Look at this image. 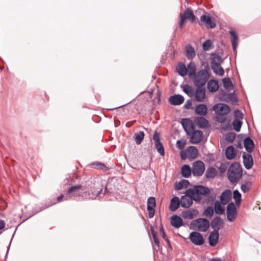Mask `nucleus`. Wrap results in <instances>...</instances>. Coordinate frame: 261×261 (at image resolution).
Returning a JSON list of instances; mask_svg holds the SVG:
<instances>
[{
  "instance_id": "55",
  "label": "nucleus",
  "mask_w": 261,
  "mask_h": 261,
  "mask_svg": "<svg viewBox=\"0 0 261 261\" xmlns=\"http://www.w3.org/2000/svg\"><path fill=\"white\" fill-rule=\"evenodd\" d=\"M153 139L154 141V143L161 142L160 133L157 130H155L154 132Z\"/></svg>"
},
{
  "instance_id": "28",
  "label": "nucleus",
  "mask_w": 261,
  "mask_h": 261,
  "mask_svg": "<svg viewBox=\"0 0 261 261\" xmlns=\"http://www.w3.org/2000/svg\"><path fill=\"white\" fill-rule=\"evenodd\" d=\"M236 151L233 146H229L226 148L225 150V155L227 159H233L236 156Z\"/></svg>"
},
{
  "instance_id": "21",
  "label": "nucleus",
  "mask_w": 261,
  "mask_h": 261,
  "mask_svg": "<svg viewBox=\"0 0 261 261\" xmlns=\"http://www.w3.org/2000/svg\"><path fill=\"white\" fill-rule=\"evenodd\" d=\"M231 198V191L230 190H225L220 196L221 203L223 205L226 204Z\"/></svg>"
},
{
  "instance_id": "47",
  "label": "nucleus",
  "mask_w": 261,
  "mask_h": 261,
  "mask_svg": "<svg viewBox=\"0 0 261 261\" xmlns=\"http://www.w3.org/2000/svg\"><path fill=\"white\" fill-rule=\"evenodd\" d=\"M154 145L158 152L161 155L164 156L165 155L164 147L162 142H157L154 143Z\"/></svg>"
},
{
  "instance_id": "30",
  "label": "nucleus",
  "mask_w": 261,
  "mask_h": 261,
  "mask_svg": "<svg viewBox=\"0 0 261 261\" xmlns=\"http://www.w3.org/2000/svg\"><path fill=\"white\" fill-rule=\"evenodd\" d=\"M207 87L210 92H215L219 88L218 82L215 80H210L207 83Z\"/></svg>"
},
{
  "instance_id": "61",
  "label": "nucleus",
  "mask_w": 261,
  "mask_h": 261,
  "mask_svg": "<svg viewBox=\"0 0 261 261\" xmlns=\"http://www.w3.org/2000/svg\"><path fill=\"white\" fill-rule=\"evenodd\" d=\"M228 98L230 99H232L233 102H237V99L236 97L234 96L233 93L229 94L228 96Z\"/></svg>"
},
{
  "instance_id": "44",
  "label": "nucleus",
  "mask_w": 261,
  "mask_h": 261,
  "mask_svg": "<svg viewBox=\"0 0 261 261\" xmlns=\"http://www.w3.org/2000/svg\"><path fill=\"white\" fill-rule=\"evenodd\" d=\"M223 84L224 87L227 90H231L233 88V85L232 84L231 80L228 78H224L223 79Z\"/></svg>"
},
{
  "instance_id": "4",
  "label": "nucleus",
  "mask_w": 261,
  "mask_h": 261,
  "mask_svg": "<svg viewBox=\"0 0 261 261\" xmlns=\"http://www.w3.org/2000/svg\"><path fill=\"white\" fill-rule=\"evenodd\" d=\"M191 225H193L195 229L202 232L206 231L210 226L209 221L206 218H199L191 222Z\"/></svg>"
},
{
  "instance_id": "11",
  "label": "nucleus",
  "mask_w": 261,
  "mask_h": 261,
  "mask_svg": "<svg viewBox=\"0 0 261 261\" xmlns=\"http://www.w3.org/2000/svg\"><path fill=\"white\" fill-rule=\"evenodd\" d=\"M216 112L221 115H227L230 112V108L228 105L224 103H218L214 106Z\"/></svg>"
},
{
  "instance_id": "37",
  "label": "nucleus",
  "mask_w": 261,
  "mask_h": 261,
  "mask_svg": "<svg viewBox=\"0 0 261 261\" xmlns=\"http://www.w3.org/2000/svg\"><path fill=\"white\" fill-rule=\"evenodd\" d=\"M221 201L216 200L214 203V210L217 214L222 215L225 212V208L221 206Z\"/></svg>"
},
{
  "instance_id": "40",
  "label": "nucleus",
  "mask_w": 261,
  "mask_h": 261,
  "mask_svg": "<svg viewBox=\"0 0 261 261\" xmlns=\"http://www.w3.org/2000/svg\"><path fill=\"white\" fill-rule=\"evenodd\" d=\"M144 133L142 131H140L134 134V139L137 144L139 145L141 143L144 138Z\"/></svg>"
},
{
  "instance_id": "60",
  "label": "nucleus",
  "mask_w": 261,
  "mask_h": 261,
  "mask_svg": "<svg viewBox=\"0 0 261 261\" xmlns=\"http://www.w3.org/2000/svg\"><path fill=\"white\" fill-rule=\"evenodd\" d=\"M66 198V195L65 196L63 194H61L57 197V202H60L63 200H66L65 198Z\"/></svg>"
},
{
  "instance_id": "58",
  "label": "nucleus",
  "mask_w": 261,
  "mask_h": 261,
  "mask_svg": "<svg viewBox=\"0 0 261 261\" xmlns=\"http://www.w3.org/2000/svg\"><path fill=\"white\" fill-rule=\"evenodd\" d=\"M235 139L234 133H229L226 136V139L230 142H232Z\"/></svg>"
},
{
  "instance_id": "1",
  "label": "nucleus",
  "mask_w": 261,
  "mask_h": 261,
  "mask_svg": "<svg viewBox=\"0 0 261 261\" xmlns=\"http://www.w3.org/2000/svg\"><path fill=\"white\" fill-rule=\"evenodd\" d=\"M243 176V170L241 165L237 162L232 163L228 168L227 177L231 182L238 181Z\"/></svg>"
},
{
  "instance_id": "45",
  "label": "nucleus",
  "mask_w": 261,
  "mask_h": 261,
  "mask_svg": "<svg viewBox=\"0 0 261 261\" xmlns=\"http://www.w3.org/2000/svg\"><path fill=\"white\" fill-rule=\"evenodd\" d=\"M233 197L237 205H240L241 201V194L238 190H236L233 192Z\"/></svg>"
},
{
  "instance_id": "3",
  "label": "nucleus",
  "mask_w": 261,
  "mask_h": 261,
  "mask_svg": "<svg viewBox=\"0 0 261 261\" xmlns=\"http://www.w3.org/2000/svg\"><path fill=\"white\" fill-rule=\"evenodd\" d=\"M88 188L85 185L82 186L80 184L71 186L66 192L65 199L68 200L72 197H76L79 196L83 197H86L87 193L85 191Z\"/></svg>"
},
{
  "instance_id": "8",
  "label": "nucleus",
  "mask_w": 261,
  "mask_h": 261,
  "mask_svg": "<svg viewBox=\"0 0 261 261\" xmlns=\"http://www.w3.org/2000/svg\"><path fill=\"white\" fill-rule=\"evenodd\" d=\"M189 239L191 242L197 246H201L204 243L202 235L197 231H192L190 234Z\"/></svg>"
},
{
  "instance_id": "7",
  "label": "nucleus",
  "mask_w": 261,
  "mask_h": 261,
  "mask_svg": "<svg viewBox=\"0 0 261 261\" xmlns=\"http://www.w3.org/2000/svg\"><path fill=\"white\" fill-rule=\"evenodd\" d=\"M227 218L228 221H233L237 215V208L232 202L228 203L227 206Z\"/></svg>"
},
{
  "instance_id": "51",
  "label": "nucleus",
  "mask_w": 261,
  "mask_h": 261,
  "mask_svg": "<svg viewBox=\"0 0 261 261\" xmlns=\"http://www.w3.org/2000/svg\"><path fill=\"white\" fill-rule=\"evenodd\" d=\"M223 60L221 58V57L219 56H217L216 57L214 58L211 62V65H220L222 62Z\"/></svg>"
},
{
  "instance_id": "17",
  "label": "nucleus",
  "mask_w": 261,
  "mask_h": 261,
  "mask_svg": "<svg viewBox=\"0 0 261 261\" xmlns=\"http://www.w3.org/2000/svg\"><path fill=\"white\" fill-rule=\"evenodd\" d=\"M219 238V231H212L208 237V243L211 246H215L218 242Z\"/></svg>"
},
{
  "instance_id": "32",
  "label": "nucleus",
  "mask_w": 261,
  "mask_h": 261,
  "mask_svg": "<svg viewBox=\"0 0 261 261\" xmlns=\"http://www.w3.org/2000/svg\"><path fill=\"white\" fill-rule=\"evenodd\" d=\"M187 150L189 158L191 159H195L197 157L198 150L195 146H190L187 148Z\"/></svg>"
},
{
  "instance_id": "54",
  "label": "nucleus",
  "mask_w": 261,
  "mask_h": 261,
  "mask_svg": "<svg viewBox=\"0 0 261 261\" xmlns=\"http://www.w3.org/2000/svg\"><path fill=\"white\" fill-rule=\"evenodd\" d=\"M195 186L194 187V189H188L186 191V194H187L190 197H191L192 199L193 197L196 196V191H195Z\"/></svg>"
},
{
  "instance_id": "48",
  "label": "nucleus",
  "mask_w": 261,
  "mask_h": 261,
  "mask_svg": "<svg viewBox=\"0 0 261 261\" xmlns=\"http://www.w3.org/2000/svg\"><path fill=\"white\" fill-rule=\"evenodd\" d=\"M214 208L211 206H208L204 211L203 215L205 217L211 218L214 214Z\"/></svg>"
},
{
  "instance_id": "43",
  "label": "nucleus",
  "mask_w": 261,
  "mask_h": 261,
  "mask_svg": "<svg viewBox=\"0 0 261 261\" xmlns=\"http://www.w3.org/2000/svg\"><path fill=\"white\" fill-rule=\"evenodd\" d=\"M151 233L152 235L154 244L156 246V247L158 248V249H156L155 247H153V250L158 251V250L160 248V242L157 238L156 232L155 231L154 228L152 227H151Z\"/></svg>"
},
{
  "instance_id": "33",
  "label": "nucleus",
  "mask_w": 261,
  "mask_h": 261,
  "mask_svg": "<svg viewBox=\"0 0 261 261\" xmlns=\"http://www.w3.org/2000/svg\"><path fill=\"white\" fill-rule=\"evenodd\" d=\"M229 34L231 35V41L233 50L234 51L238 46L239 38L234 31H230Z\"/></svg>"
},
{
  "instance_id": "15",
  "label": "nucleus",
  "mask_w": 261,
  "mask_h": 261,
  "mask_svg": "<svg viewBox=\"0 0 261 261\" xmlns=\"http://www.w3.org/2000/svg\"><path fill=\"white\" fill-rule=\"evenodd\" d=\"M102 190H103L102 188H100L99 189L93 188V190H88V192L85 191L87 193V196L85 197L86 198L93 200L95 199L97 197L100 195L102 192Z\"/></svg>"
},
{
  "instance_id": "20",
  "label": "nucleus",
  "mask_w": 261,
  "mask_h": 261,
  "mask_svg": "<svg viewBox=\"0 0 261 261\" xmlns=\"http://www.w3.org/2000/svg\"><path fill=\"white\" fill-rule=\"evenodd\" d=\"M194 121L197 125L201 128H206L208 126V120L201 116L196 117Z\"/></svg>"
},
{
  "instance_id": "50",
  "label": "nucleus",
  "mask_w": 261,
  "mask_h": 261,
  "mask_svg": "<svg viewBox=\"0 0 261 261\" xmlns=\"http://www.w3.org/2000/svg\"><path fill=\"white\" fill-rule=\"evenodd\" d=\"M213 46V42L210 39H207L202 43V48L204 51L209 50Z\"/></svg>"
},
{
  "instance_id": "10",
  "label": "nucleus",
  "mask_w": 261,
  "mask_h": 261,
  "mask_svg": "<svg viewBox=\"0 0 261 261\" xmlns=\"http://www.w3.org/2000/svg\"><path fill=\"white\" fill-rule=\"evenodd\" d=\"M155 206V198L153 197H149L147 202V208L148 211V217L149 218H151L154 216Z\"/></svg>"
},
{
  "instance_id": "6",
  "label": "nucleus",
  "mask_w": 261,
  "mask_h": 261,
  "mask_svg": "<svg viewBox=\"0 0 261 261\" xmlns=\"http://www.w3.org/2000/svg\"><path fill=\"white\" fill-rule=\"evenodd\" d=\"M196 195L193 197L195 201H199L201 199L200 195H207L210 194V190L208 188L201 185L195 186Z\"/></svg>"
},
{
  "instance_id": "49",
  "label": "nucleus",
  "mask_w": 261,
  "mask_h": 261,
  "mask_svg": "<svg viewBox=\"0 0 261 261\" xmlns=\"http://www.w3.org/2000/svg\"><path fill=\"white\" fill-rule=\"evenodd\" d=\"M242 124V122L239 119H234L232 122L233 129L237 132L240 131Z\"/></svg>"
},
{
  "instance_id": "38",
  "label": "nucleus",
  "mask_w": 261,
  "mask_h": 261,
  "mask_svg": "<svg viewBox=\"0 0 261 261\" xmlns=\"http://www.w3.org/2000/svg\"><path fill=\"white\" fill-rule=\"evenodd\" d=\"M211 68L216 74L220 76L223 75L224 73V69L220 65L216 64L215 65H211Z\"/></svg>"
},
{
  "instance_id": "59",
  "label": "nucleus",
  "mask_w": 261,
  "mask_h": 261,
  "mask_svg": "<svg viewBox=\"0 0 261 261\" xmlns=\"http://www.w3.org/2000/svg\"><path fill=\"white\" fill-rule=\"evenodd\" d=\"M192 105V100L188 99L186 101L184 107L187 109H190Z\"/></svg>"
},
{
  "instance_id": "22",
  "label": "nucleus",
  "mask_w": 261,
  "mask_h": 261,
  "mask_svg": "<svg viewBox=\"0 0 261 261\" xmlns=\"http://www.w3.org/2000/svg\"><path fill=\"white\" fill-rule=\"evenodd\" d=\"M244 145L247 151L248 152L253 151L254 148V143L250 137H247L244 140Z\"/></svg>"
},
{
  "instance_id": "62",
  "label": "nucleus",
  "mask_w": 261,
  "mask_h": 261,
  "mask_svg": "<svg viewBox=\"0 0 261 261\" xmlns=\"http://www.w3.org/2000/svg\"><path fill=\"white\" fill-rule=\"evenodd\" d=\"M180 22H179V27L180 28V29H182L184 25V23H185V18H183L182 17L181 15H180Z\"/></svg>"
},
{
  "instance_id": "19",
  "label": "nucleus",
  "mask_w": 261,
  "mask_h": 261,
  "mask_svg": "<svg viewBox=\"0 0 261 261\" xmlns=\"http://www.w3.org/2000/svg\"><path fill=\"white\" fill-rule=\"evenodd\" d=\"M222 221L219 216H216L212 220L211 222V226L214 229L213 231H219L221 227Z\"/></svg>"
},
{
  "instance_id": "16",
  "label": "nucleus",
  "mask_w": 261,
  "mask_h": 261,
  "mask_svg": "<svg viewBox=\"0 0 261 261\" xmlns=\"http://www.w3.org/2000/svg\"><path fill=\"white\" fill-rule=\"evenodd\" d=\"M184 97L180 94L171 96L169 98V102L174 106H178L183 103Z\"/></svg>"
},
{
  "instance_id": "46",
  "label": "nucleus",
  "mask_w": 261,
  "mask_h": 261,
  "mask_svg": "<svg viewBox=\"0 0 261 261\" xmlns=\"http://www.w3.org/2000/svg\"><path fill=\"white\" fill-rule=\"evenodd\" d=\"M92 165L96 169L101 170L103 171H107L108 168L103 163L100 162H94L92 163Z\"/></svg>"
},
{
  "instance_id": "64",
  "label": "nucleus",
  "mask_w": 261,
  "mask_h": 261,
  "mask_svg": "<svg viewBox=\"0 0 261 261\" xmlns=\"http://www.w3.org/2000/svg\"><path fill=\"white\" fill-rule=\"evenodd\" d=\"M180 156H181V159H182V160L186 159V156H187L186 153L184 152V151H181L180 152Z\"/></svg>"
},
{
  "instance_id": "42",
  "label": "nucleus",
  "mask_w": 261,
  "mask_h": 261,
  "mask_svg": "<svg viewBox=\"0 0 261 261\" xmlns=\"http://www.w3.org/2000/svg\"><path fill=\"white\" fill-rule=\"evenodd\" d=\"M189 184L188 180L186 179H182L180 181L176 182L175 185V188L177 190H181L184 188H186Z\"/></svg>"
},
{
  "instance_id": "13",
  "label": "nucleus",
  "mask_w": 261,
  "mask_h": 261,
  "mask_svg": "<svg viewBox=\"0 0 261 261\" xmlns=\"http://www.w3.org/2000/svg\"><path fill=\"white\" fill-rule=\"evenodd\" d=\"M243 161L245 168L247 169H250L253 164L252 156L251 154L244 152L243 154Z\"/></svg>"
},
{
  "instance_id": "41",
  "label": "nucleus",
  "mask_w": 261,
  "mask_h": 261,
  "mask_svg": "<svg viewBox=\"0 0 261 261\" xmlns=\"http://www.w3.org/2000/svg\"><path fill=\"white\" fill-rule=\"evenodd\" d=\"M177 72H178V74L181 76H185L188 74V69H187V67L186 66L183 64H179L177 68Z\"/></svg>"
},
{
  "instance_id": "53",
  "label": "nucleus",
  "mask_w": 261,
  "mask_h": 261,
  "mask_svg": "<svg viewBox=\"0 0 261 261\" xmlns=\"http://www.w3.org/2000/svg\"><path fill=\"white\" fill-rule=\"evenodd\" d=\"M160 229V232L162 234V236L163 238H164L167 241L169 246L170 247H171V245L170 243V241H169V239H168V238L165 232L163 227L162 226H161Z\"/></svg>"
},
{
  "instance_id": "56",
  "label": "nucleus",
  "mask_w": 261,
  "mask_h": 261,
  "mask_svg": "<svg viewBox=\"0 0 261 261\" xmlns=\"http://www.w3.org/2000/svg\"><path fill=\"white\" fill-rule=\"evenodd\" d=\"M186 145V142L183 140H177L176 142V147L179 149H182Z\"/></svg>"
},
{
  "instance_id": "24",
  "label": "nucleus",
  "mask_w": 261,
  "mask_h": 261,
  "mask_svg": "<svg viewBox=\"0 0 261 261\" xmlns=\"http://www.w3.org/2000/svg\"><path fill=\"white\" fill-rule=\"evenodd\" d=\"M180 205V200L178 197L175 196L172 198L170 201L169 208L172 212H175Z\"/></svg>"
},
{
  "instance_id": "14",
  "label": "nucleus",
  "mask_w": 261,
  "mask_h": 261,
  "mask_svg": "<svg viewBox=\"0 0 261 261\" xmlns=\"http://www.w3.org/2000/svg\"><path fill=\"white\" fill-rule=\"evenodd\" d=\"M195 100L198 102H203L205 98V89L202 87H197L195 92Z\"/></svg>"
},
{
  "instance_id": "25",
  "label": "nucleus",
  "mask_w": 261,
  "mask_h": 261,
  "mask_svg": "<svg viewBox=\"0 0 261 261\" xmlns=\"http://www.w3.org/2000/svg\"><path fill=\"white\" fill-rule=\"evenodd\" d=\"M193 200L191 197L182 196L180 200V205L181 207L184 208L189 207L193 204Z\"/></svg>"
},
{
  "instance_id": "18",
  "label": "nucleus",
  "mask_w": 261,
  "mask_h": 261,
  "mask_svg": "<svg viewBox=\"0 0 261 261\" xmlns=\"http://www.w3.org/2000/svg\"><path fill=\"white\" fill-rule=\"evenodd\" d=\"M171 224L175 228H179L184 225L181 218L177 215H173L170 218Z\"/></svg>"
},
{
  "instance_id": "63",
  "label": "nucleus",
  "mask_w": 261,
  "mask_h": 261,
  "mask_svg": "<svg viewBox=\"0 0 261 261\" xmlns=\"http://www.w3.org/2000/svg\"><path fill=\"white\" fill-rule=\"evenodd\" d=\"M5 226V222L4 220L0 219V230L3 229Z\"/></svg>"
},
{
  "instance_id": "36",
  "label": "nucleus",
  "mask_w": 261,
  "mask_h": 261,
  "mask_svg": "<svg viewBox=\"0 0 261 261\" xmlns=\"http://www.w3.org/2000/svg\"><path fill=\"white\" fill-rule=\"evenodd\" d=\"M217 174V170L213 167L208 168L206 171L205 176L206 178H214Z\"/></svg>"
},
{
  "instance_id": "26",
  "label": "nucleus",
  "mask_w": 261,
  "mask_h": 261,
  "mask_svg": "<svg viewBox=\"0 0 261 261\" xmlns=\"http://www.w3.org/2000/svg\"><path fill=\"white\" fill-rule=\"evenodd\" d=\"M185 20L188 19L191 22H193L195 20V16L193 11L190 8H188L184 12V14H180Z\"/></svg>"
},
{
  "instance_id": "34",
  "label": "nucleus",
  "mask_w": 261,
  "mask_h": 261,
  "mask_svg": "<svg viewBox=\"0 0 261 261\" xmlns=\"http://www.w3.org/2000/svg\"><path fill=\"white\" fill-rule=\"evenodd\" d=\"M186 56L188 59L192 60L195 56L194 48L190 44L187 45L185 47Z\"/></svg>"
},
{
  "instance_id": "5",
  "label": "nucleus",
  "mask_w": 261,
  "mask_h": 261,
  "mask_svg": "<svg viewBox=\"0 0 261 261\" xmlns=\"http://www.w3.org/2000/svg\"><path fill=\"white\" fill-rule=\"evenodd\" d=\"M192 174L195 176H201L205 171L204 164L201 161H196L193 163Z\"/></svg>"
},
{
  "instance_id": "52",
  "label": "nucleus",
  "mask_w": 261,
  "mask_h": 261,
  "mask_svg": "<svg viewBox=\"0 0 261 261\" xmlns=\"http://www.w3.org/2000/svg\"><path fill=\"white\" fill-rule=\"evenodd\" d=\"M251 188V184L249 182H246L242 184L241 186V189L244 193L248 192Z\"/></svg>"
},
{
  "instance_id": "29",
  "label": "nucleus",
  "mask_w": 261,
  "mask_h": 261,
  "mask_svg": "<svg viewBox=\"0 0 261 261\" xmlns=\"http://www.w3.org/2000/svg\"><path fill=\"white\" fill-rule=\"evenodd\" d=\"M181 124L188 135H190L191 130H193L194 126L190 124V120L188 119H183L181 121Z\"/></svg>"
},
{
  "instance_id": "35",
  "label": "nucleus",
  "mask_w": 261,
  "mask_h": 261,
  "mask_svg": "<svg viewBox=\"0 0 261 261\" xmlns=\"http://www.w3.org/2000/svg\"><path fill=\"white\" fill-rule=\"evenodd\" d=\"M181 172L184 177L188 178L192 173V170L189 165H184L181 168Z\"/></svg>"
},
{
  "instance_id": "23",
  "label": "nucleus",
  "mask_w": 261,
  "mask_h": 261,
  "mask_svg": "<svg viewBox=\"0 0 261 261\" xmlns=\"http://www.w3.org/2000/svg\"><path fill=\"white\" fill-rule=\"evenodd\" d=\"M198 213V211L197 210L191 208L184 211L182 216L185 219H192L197 216Z\"/></svg>"
},
{
  "instance_id": "31",
  "label": "nucleus",
  "mask_w": 261,
  "mask_h": 261,
  "mask_svg": "<svg viewBox=\"0 0 261 261\" xmlns=\"http://www.w3.org/2000/svg\"><path fill=\"white\" fill-rule=\"evenodd\" d=\"M187 69H188V73L189 77H192L196 74V66L193 62L191 61L187 66Z\"/></svg>"
},
{
  "instance_id": "39",
  "label": "nucleus",
  "mask_w": 261,
  "mask_h": 261,
  "mask_svg": "<svg viewBox=\"0 0 261 261\" xmlns=\"http://www.w3.org/2000/svg\"><path fill=\"white\" fill-rule=\"evenodd\" d=\"M183 91L189 97H193L194 96L195 91L192 88V87L190 86L189 85L186 84L183 87Z\"/></svg>"
},
{
  "instance_id": "27",
  "label": "nucleus",
  "mask_w": 261,
  "mask_h": 261,
  "mask_svg": "<svg viewBox=\"0 0 261 261\" xmlns=\"http://www.w3.org/2000/svg\"><path fill=\"white\" fill-rule=\"evenodd\" d=\"M195 113L196 114L203 116L207 113V108L205 104H199L195 109Z\"/></svg>"
},
{
  "instance_id": "9",
  "label": "nucleus",
  "mask_w": 261,
  "mask_h": 261,
  "mask_svg": "<svg viewBox=\"0 0 261 261\" xmlns=\"http://www.w3.org/2000/svg\"><path fill=\"white\" fill-rule=\"evenodd\" d=\"M200 20L201 23L205 24L207 29H213L216 25L215 19L208 15H201Z\"/></svg>"
},
{
  "instance_id": "2",
  "label": "nucleus",
  "mask_w": 261,
  "mask_h": 261,
  "mask_svg": "<svg viewBox=\"0 0 261 261\" xmlns=\"http://www.w3.org/2000/svg\"><path fill=\"white\" fill-rule=\"evenodd\" d=\"M210 75V70L208 67L198 71L192 77L194 85L196 87H203L208 80Z\"/></svg>"
},
{
  "instance_id": "57",
  "label": "nucleus",
  "mask_w": 261,
  "mask_h": 261,
  "mask_svg": "<svg viewBox=\"0 0 261 261\" xmlns=\"http://www.w3.org/2000/svg\"><path fill=\"white\" fill-rule=\"evenodd\" d=\"M234 117H236L235 119H239L243 118V114H242V112L238 109L234 111Z\"/></svg>"
},
{
  "instance_id": "12",
  "label": "nucleus",
  "mask_w": 261,
  "mask_h": 261,
  "mask_svg": "<svg viewBox=\"0 0 261 261\" xmlns=\"http://www.w3.org/2000/svg\"><path fill=\"white\" fill-rule=\"evenodd\" d=\"M190 134L191 135L190 137V141L193 144H198L199 143L202 138V132L201 130H195L193 129V130H191L190 132Z\"/></svg>"
}]
</instances>
